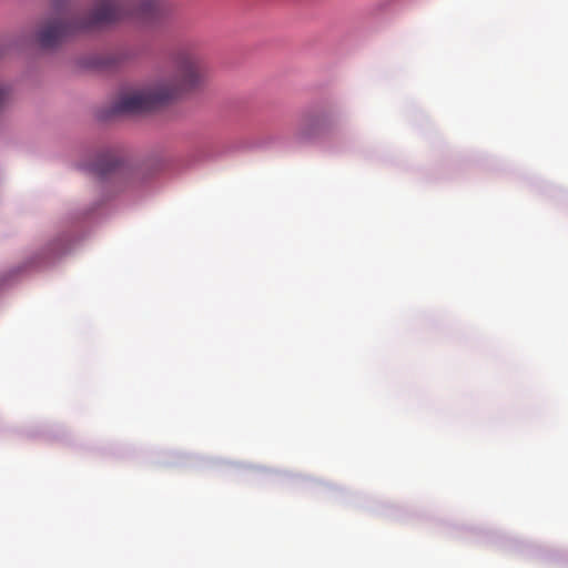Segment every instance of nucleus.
<instances>
[{
  "label": "nucleus",
  "instance_id": "obj_3",
  "mask_svg": "<svg viewBox=\"0 0 568 568\" xmlns=\"http://www.w3.org/2000/svg\"><path fill=\"white\" fill-rule=\"evenodd\" d=\"M119 165L120 161L118 158L111 154H102L89 164V170L103 176L113 172Z\"/></svg>",
  "mask_w": 568,
  "mask_h": 568
},
{
  "label": "nucleus",
  "instance_id": "obj_4",
  "mask_svg": "<svg viewBox=\"0 0 568 568\" xmlns=\"http://www.w3.org/2000/svg\"><path fill=\"white\" fill-rule=\"evenodd\" d=\"M8 97V91L3 85H0V110L3 108Z\"/></svg>",
  "mask_w": 568,
  "mask_h": 568
},
{
  "label": "nucleus",
  "instance_id": "obj_1",
  "mask_svg": "<svg viewBox=\"0 0 568 568\" xmlns=\"http://www.w3.org/2000/svg\"><path fill=\"white\" fill-rule=\"evenodd\" d=\"M205 77L201 54L191 49L176 52L166 69L160 71L144 88L121 93L111 113L142 114L164 108L197 90Z\"/></svg>",
  "mask_w": 568,
  "mask_h": 568
},
{
  "label": "nucleus",
  "instance_id": "obj_2",
  "mask_svg": "<svg viewBox=\"0 0 568 568\" xmlns=\"http://www.w3.org/2000/svg\"><path fill=\"white\" fill-rule=\"evenodd\" d=\"M158 6L159 0H139L134 6L116 0H97L94 9L87 13L63 9L41 27L37 41L41 48L52 49L78 32L90 31L125 18L149 17Z\"/></svg>",
  "mask_w": 568,
  "mask_h": 568
}]
</instances>
